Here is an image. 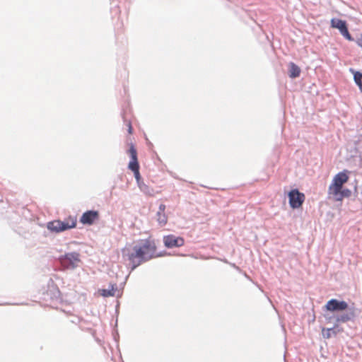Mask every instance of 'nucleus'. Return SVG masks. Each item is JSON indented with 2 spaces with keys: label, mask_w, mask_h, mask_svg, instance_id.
Returning a JSON list of instances; mask_svg holds the SVG:
<instances>
[{
  "label": "nucleus",
  "mask_w": 362,
  "mask_h": 362,
  "mask_svg": "<svg viewBox=\"0 0 362 362\" xmlns=\"http://www.w3.org/2000/svg\"><path fill=\"white\" fill-rule=\"evenodd\" d=\"M122 252L123 257L129 261L132 269H134L143 262L156 257V246L153 240L146 239L133 247V252H130L127 248L122 249Z\"/></svg>",
  "instance_id": "nucleus-1"
},
{
  "label": "nucleus",
  "mask_w": 362,
  "mask_h": 362,
  "mask_svg": "<svg viewBox=\"0 0 362 362\" xmlns=\"http://www.w3.org/2000/svg\"><path fill=\"white\" fill-rule=\"evenodd\" d=\"M77 218L74 216H69L64 221L54 220L47 223V228L55 233H60L64 230L74 228L76 226Z\"/></svg>",
  "instance_id": "nucleus-2"
},
{
  "label": "nucleus",
  "mask_w": 362,
  "mask_h": 362,
  "mask_svg": "<svg viewBox=\"0 0 362 362\" xmlns=\"http://www.w3.org/2000/svg\"><path fill=\"white\" fill-rule=\"evenodd\" d=\"M354 316V312L349 313H341L336 315V325L333 328H322V334L325 339H329L332 336H336L338 332H342V329H337L339 323H345L351 320Z\"/></svg>",
  "instance_id": "nucleus-3"
},
{
  "label": "nucleus",
  "mask_w": 362,
  "mask_h": 362,
  "mask_svg": "<svg viewBox=\"0 0 362 362\" xmlns=\"http://www.w3.org/2000/svg\"><path fill=\"white\" fill-rule=\"evenodd\" d=\"M348 171L344 170L337 173L333 178L332 182L329 187L328 194L329 195H337L341 192L344 184L349 180Z\"/></svg>",
  "instance_id": "nucleus-4"
},
{
  "label": "nucleus",
  "mask_w": 362,
  "mask_h": 362,
  "mask_svg": "<svg viewBox=\"0 0 362 362\" xmlns=\"http://www.w3.org/2000/svg\"><path fill=\"white\" fill-rule=\"evenodd\" d=\"M128 154L131 158V160L128 164V168L134 173L136 182H141V177L139 173V164L137 158V151L134 146L131 144L128 150Z\"/></svg>",
  "instance_id": "nucleus-5"
},
{
  "label": "nucleus",
  "mask_w": 362,
  "mask_h": 362,
  "mask_svg": "<svg viewBox=\"0 0 362 362\" xmlns=\"http://www.w3.org/2000/svg\"><path fill=\"white\" fill-rule=\"evenodd\" d=\"M348 307V303L344 300L331 299L327 302L324 306V310L331 313H336L346 310Z\"/></svg>",
  "instance_id": "nucleus-6"
},
{
  "label": "nucleus",
  "mask_w": 362,
  "mask_h": 362,
  "mask_svg": "<svg viewBox=\"0 0 362 362\" xmlns=\"http://www.w3.org/2000/svg\"><path fill=\"white\" fill-rule=\"evenodd\" d=\"M289 204L292 209L301 207L305 201V194L297 189H292L288 193Z\"/></svg>",
  "instance_id": "nucleus-7"
},
{
  "label": "nucleus",
  "mask_w": 362,
  "mask_h": 362,
  "mask_svg": "<svg viewBox=\"0 0 362 362\" xmlns=\"http://www.w3.org/2000/svg\"><path fill=\"white\" fill-rule=\"evenodd\" d=\"M331 26L339 30L340 33L349 41H352L354 39L350 35L346 21L341 19L332 18L331 20Z\"/></svg>",
  "instance_id": "nucleus-8"
},
{
  "label": "nucleus",
  "mask_w": 362,
  "mask_h": 362,
  "mask_svg": "<svg viewBox=\"0 0 362 362\" xmlns=\"http://www.w3.org/2000/svg\"><path fill=\"white\" fill-rule=\"evenodd\" d=\"M163 242L165 246L168 248L181 247L185 243V240L182 238L177 237L174 235L164 236Z\"/></svg>",
  "instance_id": "nucleus-9"
},
{
  "label": "nucleus",
  "mask_w": 362,
  "mask_h": 362,
  "mask_svg": "<svg viewBox=\"0 0 362 362\" xmlns=\"http://www.w3.org/2000/svg\"><path fill=\"white\" fill-rule=\"evenodd\" d=\"M99 217L100 215L98 211H87L82 214L80 222L84 225H92L99 219Z\"/></svg>",
  "instance_id": "nucleus-10"
},
{
  "label": "nucleus",
  "mask_w": 362,
  "mask_h": 362,
  "mask_svg": "<svg viewBox=\"0 0 362 362\" xmlns=\"http://www.w3.org/2000/svg\"><path fill=\"white\" fill-rule=\"evenodd\" d=\"M166 206L161 204L159 206L158 211L156 214V220L160 226H164L168 223V216L165 214Z\"/></svg>",
  "instance_id": "nucleus-11"
},
{
  "label": "nucleus",
  "mask_w": 362,
  "mask_h": 362,
  "mask_svg": "<svg viewBox=\"0 0 362 362\" xmlns=\"http://www.w3.org/2000/svg\"><path fill=\"white\" fill-rule=\"evenodd\" d=\"M300 74V69L294 63L289 64V76L292 78L298 77Z\"/></svg>",
  "instance_id": "nucleus-12"
},
{
  "label": "nucleus",
  "mask_w": 362,
  "mask_h": 362,
  "mask_svg": "<svg viewBox=\"0 0 362 362\" xmlns=\"http://www.w3.org/2000/svg\"><path fill=\"white\" fill-rule=\"evenodd\" d=\"M65 259L74 266L80 261L79 254L77 252L68 253L65 255Z\"/></svg>",
  "instance_id": "nucleus-13"
},
{
  "label": "nucleus",
  "mask_w": 362,
  "mask_h": 362,
  "mask_svg": "<svg viewBox=\"0 0 362 362\" xmlns=\"http://www.w3.org/2000/svg\"><path fill=\"white\" fill-rule=\"evenodd\" d=\"M351 194V191L349 189H342L341 192L337 195H332L336 201H341L344 197H348Z\"/></svg>",
  "instance_id": "nucleus-14"
},
{
  "label": "nucleus",
  "mask_w": 362,
  "mask_h": 362,
  "mask_svg": "<svg viewBox=\"0 0 362 362\" xmlns=\"http://www.w3.org/2000/svg\"><path fill=\"white\" fill-rule=\"evenodd\" d=\"M50 292H52V295H51V298H53V299H56V300H58V299H61V293H60V291L59 289V288L54 285V284H52L51 286H50Z\"/></svg>",
  "instance_id": "nucleus-15"
},
{
  "label": "nucleus",
  "mask_w": 362,
  "mask_h": 362,
  "mask_svg": "<svg viewBox=\"0 0 362 362\" xmlns=\"http://www.w3.org/2000/svg\"><path fill=\"white\" fill-rule=\"evenodd\" d=\"M354 78L355 83L359 87L361 91L362 92V74L358 71H354Z\"/></svg>",
  "instance_id": "nucleus-16"
},
{
  "label": "nucleus",
  "mask_w": 362,
  "mask_h": 362,
  "mask_svg": "<svg viewBox=\"0 0 362 362\" xmlns=\"http://www.w3.org/2000/svg\"><path fill=\"white\" fill-rule=\"evenodd\" d=\"M111 289H102L100 290V294L104 297L113 296L115 293V288L113 285L111 286Z\"/></svg>",
  "instance_id": "nucleus-17"
},
{
  "label": "nucleus",
  "mask_w": 362,
  "mask_h": 362,
  "mask_svg": "<svg viewBox=\"0 0 362 362\" xmlns=\"http://www.w3.org/2000/svg\"><path fill=\"white\" fill-rule=\"evenodd\" d=\"M139 189L146 194H150L151 189L143 181L137 183Z\"/></svg>",
  "instance_id": "nucleus-18"
},
{
  "label": "nucleus",
  "mask_w": 362,
  "mask_h": 362,
  "mask_svg": "<svg viewBox=\"0 0 362 362\" xmlns=\"http://www.w3.org/2000/svg\"><path fill=\"white\" fill-rule=\"evenodd\" d=\"M357 45L362 48V34H361L356 40Z\"/></svg>",
  "instance_id": "nucleus-19"
},
{
  "label": "nucleus",
  "mask_w": 362,
  "mask_h": 362,
  "mask_svg": "<svg viewBox=\"0 0 362 362\" xmlns=\"http://www.w3.org/2000/svg\"><path fill=\"white\" fill-rule=\"evenodd\" d=\"M127 126H128V132L129 134H132V124L130 122H128L127 124Z\"/></svg>",
  "instance_id": "nucleus-20"
}]
</instances>
